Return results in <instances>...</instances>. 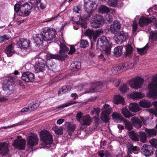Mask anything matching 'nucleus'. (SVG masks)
I'll return each instance as SVG.
<instances>
[{
    "mask_svg": "<svg viewBox=\"0 0 157 157\" xmlns=\"http://www.w3.org/2000/svg\"><path fill=\"white\" fill-rule=\"evenodd\" d=\"M125 47L126 50L125 52L126 56L128 57H130L132 55L133 51V48L130 44H128Z\"/></svg>",
    "mask_w": 157,
    "mask_h": 157,
    "instance_id": "obj_30",
    "label": "nucleus"
},
{
    "mask_svg": "<svg viewBox=\"0 0 157 157\" xmlns=\"http://www.w3.org/2000/svg\"><path fill=\"white\" fill-rule=\"evenodd\" d=\"M149 142L152 146L157 148V140L154 138L150 140Z\"/></svg>",
    "mask_w": 157,
    "mask_h": 157,
    "instance_id": "obj_58",
    "label": "nucleus"
},
{
    "mask_svg": "<svg viewBox=\"0 0 157 157\" xmlns=\"http://www.w3.org/2000/svg\"><path fill=\"white\" fill-rule=\"evenodd\" d=\"M40 104L39 102L33 104L31 106L29 107L30 108V111H32L36 109L39 106Z\"/></svg>",
    "mask_w": 157,
    "mask_h": 157,
    "instance_id": "obj_53",
    "label": "nucleus"
},
{
    "mask_svg": "<svg viewBox=\"0 0 157 157\" xmlns=\"http://www.w3.org/2000/svg\"><path fill=\"white\" fill-rule=\"evenodd\" d=\"M100 84L101 83L99 82H97L94 84L92 87L89 88V89L86 91V93H93L97 91V87L98 86L100 85Z\"/></svg>",
    "mask_w": 157,
    "mask_h": 157,
    "instance_id": "obj_39",
    "label": "nucleus"
},
{
    "mask_svg": "<svg viewBox=\"0 0 157 157\" xmlns=\"http://www.w3.org/2000/svg\"><path fill=\"white\" fill-rule=\"evenodd\" d=\"M48 56V59L46 61L42 59H39L35 65V71L36 73L43 72L46 69H49L52 71L56 66L55 63L51 60H50V57Z\"/></svg>",
    "mask_w": 157,
    "mask_h": 157,
    "instance_id": "obj_4",
    "label": "nucleus"
},
{
    "mask_svg": "<svg viewBox=\"0 0 157 157\" xmlns=\"http://www.w3.org/2000/svg\"><path fill=\"white\" fill-rule=\"evenodd\" d=\"M9 39V37L6 34L2 36H0V43H2Z\"/></svg>",
    "mask_w": 157,
    "mask_h": 157,
    "instance_id": "obj_52",
    "label": "nucleus"
},
{
    "mask_svg": "<svg viewBox=\"0 0 157 157\" xmlns=\"http://www.w3.org/2000/svg\"><path fill=\"white\" fill-rule=\"evenodd\" d=\"M144 96V94L140 92H134L131 95V97L133 99L141 98Z\"/></svg>",
    "mask_w": 157,
    "mask_h": 157,
    "instance_id": "obj_42",
    "label": "nucleus"
},
{
    "mask_svg": "<svg viewBox=\"0 0 157 157\" xmlns=\"http://www.w3.org/2000/svg\"><path fill=\"white\" fill-rule=\"evenodd\" d=\"M145 131L148 136L149 137L155 136L157 133V130L155 128L151 129L146 128Z\"/></svg>",
    "mask_w": 157,
    "mask_h": 157,
    "instance_id": "obj_33",
    "label": "nucleus"
},
{
    "mask_svg": "<svg viewBox=\"0 0 157 157\" xmlns=\"http://www.w3.org/2000/svg\"><path fill=\"white\" fill-rule=\"evenodd\" d=\"M82 113L81 112H79L76 115V119L78 121H80L81 120V118H82Z\"/></svg>",
    "mask_w": 157,
    "mask_h": 157,
    "instance_id": "obj_62",
    "label": "nucleus"
},
{
    "mask_svg": "<svg viewBox=\"0 0 157 157\" xmlns=\"http://www.w3.org/2000/svg\"><path fill=\"white\" fill-rule=\"evenodd\" d=\"M121 28V24L120 22L117 20H115L111 25L110 30L112 33L116 34L120 31Z\"/></svg>",
    "mask_w": 157,
    "mask_h": 157,
    "instance_id": "obj_16",
    "label": "nucleus"
},
{
    "mask_svg": "<svg viewBox=\"0 0 157 157\" xmlns=\"http://www.w3.org/2000/svg\"><path fill=\"white\" fill-rule=\"evenodd\" d=\"M78 103L77 101H70L68 102L66 104H63L61 105H60L59 106L56 108L57 109H59V110H61L62 109H63L64 108L68 106L69 105H74L75 104H76Z\"/></svg>",
    "mask_w": 157,
    "mask_h": 157,
    "instance_id": "obj_32",
    "label": "nucleus"
},
{
    "mask_svg": "<svg viewBox=\"0 0 157 157\" xmlns=\"http://www.w3.org/2000/svg\"><path fill=\"white\" fill-rule=\"evenodd\" d=\"M128 38L127 34L122 31L115 36L114 39L117 43H122L123 42L126 41Z\"/></svg>",
    "mask_w": 157,
    "mask_h": 157,
    "instance_id": "obj_14",
    "label": "nucleus"
},
{
    "mask_svg": "<svg viewBox=\"0 0 157 157\" xmlns=\"http://www.w3.org/2000/svg\"><path fill=\"white\" fill-rule=\"evenodd\" d=\"M66 126L67 127V130L69 132H73L75 130V125L73 123H70L68 122L66 123Z\"/></svg>",
    "mask_w": 157,
    "mask_h": 157,
    "instance_id": "obj_40",
    "label": "nucleus"
},
{
    "mask_svg": "<svg viewBox=\"0 0 157 157\" xmlns=\"http://www.w3.org/2000/svg\"><path fill=\"white\" fill-rule=\"evenodd\" d=\"M122 113L123 115L125 117L129 118L130 117L133 116V115L131 114L127 109L125 108H123L121 109Z\"/></svg>",
    "mask_w": 157,
    "mask_h": 157,
    "instance_id": "obj_41",
    "label": "nucleus"
},
{
    "mask_svg": "<svg viewBox=\"0 0 157 157\" xmlns=\"http://www.w3.org/2000/svg\"><path fill=\"white\" fill-rule=\"evenodd\" d=\"M123 47L122 46H119L116 47L114 49V53L116 57L121 56L122 53Z\"/></svg>",
    "mask_w": 157,
    "mask_h": 157,
    "instance_id": "obj_37",
    "label": "nucleus"
},
{
    "mask_svg": "<svg viewBox=\"0 0 157 157\" xmlns=\"http://www.w3.org/2000/svg\"><path fill=\"white\" fill-rule=\"evenodd\" d=\"M19 43L21 45V47L22 48L27 49L29 46L30 42L28 40L22 38L19 40Z\"/></svg>",
    "mask_w": 157,
    "mask_h": 157,
    "instance_id": "obj_25",
    "label": "nucleus"
},
{
    "mask_svg": "<svg viewBox=\"0 0 157 157\" xmlns=\"http://www.w3.org/2000/svg\"><path fill=\"white\" fill-rule=\"evenodd\" d=\"M81 64L80 62L77 61L73 62L70 66V69L74 71H78L81 68Z\"/></svg>",
    "mask_w": 157,
    "mask_h": 157,
    "instance_id": "obj_27",
    "label": "nucleus"
},
{
    "mask_svg": "<svg viewBox=\"0 0 157 157\" xmlns=\"http://www.w3.org/2000/svg\"><path fill=\"white\" fill-rule=\"evenodd\" d=\"M155 11V12L157 11V6H154L153 7L150 8L148 10V11L149 12Z\"/></svg>",
    "mask_w": 157,
    "mask_h": 157,
    "instance_id": "obj_64",
    "label": "nucleus"
},
{
    "mask_svg": "<svg viewBox=\"0 0 157 157\" xmlns=\"http://www.w3.org/2000/svg\"><path fill=\"white\" fill-rule=\"evenodd\" d=\"M56 33L55 29L45 28L42 33L36 34L35 42L37 45L42 44L43 40L48 41L53 40L56 37Z\"/></svg>",
    "mask_w": 157,
    "mask_h": 157,
    "instance_id": "obj_2",
    "label": "nucleus"
},
{
    "mask_svg": "<svg viewBox=\"0 0 157 157\" xmlns=\"http://www.w3.org/2000/svg\"><path fill=\"white\" fill-rule=\"evenodd\" d=\"M85 35L89 36L90 39H91L94 36V31L90 29H88L85 32Z\"/></svg>",
    "mask_w": 157,
    "mask_h": 157,
    "instance_id": "obj_50",
    "label": "nucleus"
},
{
    "mask_svg": "<svg viewBox=\"0 0 157 157\" xmlns=\"http://www.w3.org/2000/svg\"><path fill=\"white\" fill-rule=\"evenodd\" d=\"M79 45L81 48H85L88 46L89 43L87 40H81L80 42H78L75 45V46L76 47L77 46Z\"/></svg>",
    "mask_w": 157,
    "mask_h": 157,
    "instance_id": "obj_36",
    "label": "nucleus"
},
{
    "mask_svg": "<svg viewBox=\"0 0 157 157\" xmlns=\"http://www.w3.org/2000/svg\"><path fill=\"white\" fill-rule=\"evenodd\" d=\"M90 23L91 26L94 28H98L104 24V19L102 16L97 14L93 16L91 18Z\"/></svg>",
    "mask_w": 157,
    "mask_h": 157,
    "instance_id": "obj_7",
    "label": "nucleus"
},
{
    "mask_svg": "<svg viewBox=\"0 0 157 157\" xmlns=\"http://www.w3.org/2000/svg\"><path fill=\"white\" fill-rule=\"evenodd\" d=\"M149 91L147 96L150 98L154 99L157 98V75L153 78L152 81L148 86Z\"/></svg>",
    "mask_w": 157,
    "mask_h": 157,
    "instance_id": "obj_5",
    "label": "nucleus"
},
{
    "mask_svg": "<svg viewBox=\"0 0 157 157\" xmlns=\"http://www.w3.org/2000/svg\"><path fill=\"white\" fill-rule=\"evenodd\" d=\"M118 1L117 0H111L109 4L110 6L115 7L117 4Z\"/></svg>",
    "mask_w": 157,
    "mask_h": 157,
    "instance_id": "obj_59",
    "label": "nucleus"
},
{
    "mask_svg": "<svg viewBox=\"0 0 157 157\" xmlns=\"http://www.w3.org/2000/svg\"><path fill=\"white\" fill-rule=\"evenodd\" d=\"M144 79L141 77L134 78L130 81L129 84L132 88L137 89L141 87L143 84Z\"/></svg>",
    "mask_w": 157,
    "mask_h": 157,
    "instance_id": "obj_10",
    "label": "nucleus"
},
{
    "mask_svg": "<svg viewBox=\"0 0 157 157\" xmlns=\"http://www.w3.org/2000/svg\"><path fill=\"white\" fill-rule=\"evenodd\" d=\"M112 116L115 121H116L117 122H120L123 119L122 116L117 113H113L112 115Z\"/></svg>",
    "mask_w": 157,
    "mask_h": 157,
    "instance_id": "obj_38",
    "label": "nucleus"
},
{
    "mask_svg": "<svg viewBox=\"0 0 157 157\" xmlns=\"http://www.w3.org/2000/svg\"><path fill=\"white\" fill-rule=\"evenodd\" d=\"M100 111V109L99 108H94L93 110L92 111V113L93 114L95 113L98 116V117H99V113Z\"/></svg>",
    "mask_w": 157,
    "mask_h": 157,
    "instance_id": "obj_60",
    "label": "nucleus"
},
{
    "mask_svg": "<svg viewBox=\"0 0 157 157\" xmlns=\"http://www.w3.org/2000/svg\"><path fill=\"white\" fill-rule=\"evenodd\" d=\"M153 147L150 145L144 144L141 149V153L146 157H149L153 155Z\"/></svg>",
    "mask_w": 157,
    "mask_h": 157,
    "instance_id": "obj_12",
    "label": "nucleus"
},
{
    "mask_svg": "<svg viewBox=\"0 0 157 157\" xmlns=\"http://www.w3.org/2000/svg\"><path fill=\"white\" fill-rule=\"evenodd\" d=\"M150 101L148 100L142 99L139 102V105L143 108H148L152 105Z\"/></svg>",
    "mask_w": 157,
    "mask_h": 157,
    "instance_id": "obj_28",
    "label": "nucleus"
},
{
    "mask_svg": "<svg viewBox=\"0 0 157 157\" xmlns=\"http://www.w3.org/2000/svg\"><path fill=\"white\" fill-rule=\"evenodd\" d=\"M127 145L129 154L135 153V152L137 151L138 148V147L137 146H134L131 143H128Z\"/></svg>",
    "mask_w": 157,
    "mask_h": 157,
    "instance_id": "obj_29",
    "label": "nucleus"
},
{
    "mask_svg": "<svg viewBox=\"0 0 157 157\" xmlns=\"http://www.w3.org/2000/svg\"><path fill=\"white\" fill-rule=\"evenodd\" d=\"M128 90V88L126 84H124L121 86L120 88V92L122 94L124 93Z\"/></svg>",
    "mask_w": 157,
    "mask_h": 157,
    "instance_id": "obj_54",
    "label": "nucleus"
},
{
    "mask_svg": "<svg viewBox=\"0 0 157 157\" xmlns=\"http://www.w3.org/2000/svg\"><path fill=\"white\" fill-rule=\"evenodd\" d=\"M110 113L102 112L101 114L100 118L101 120L105 123L108 122L109 120V115Z\"/></svg>",
    "mask_w": 157,
    "mask_h": 157,
    "instance_id": "obj_34",
    "label": "nucleus"
},
{
    "mask_svg": "<svg viewBox=\"0 0 157 157\" xmlns=\"http://www.w3.org/2000/svg\"><path fill=\"white\" fill-rule=\"evenodd\" d=\"M154 105L155 109H150L149 112L150 113H154L156 116H157V101H155L153 102L152 104Z\"/></svg>",
    "mask_w": 157,
    "mask_h": 157,
    "instance_id": "obj_46",
    "label": "nucleus"
},
{
    "mask_svg": "<svg viewBox=\"0 0 157 157\" xmlns=\"http://www.w3.org/2000/svg\"><path fill=\"white\" fill-rule=\"evenodd\" d=\"M113 21V17L112 15H108L106 16L105 19V22L107 24H109L111 23Z\"/></svg>",
    "mask_w": 157,
    "mask_h": 157,
    "instance_id": "obj_55",
    "label": "nucleus"
},
{
    "mask_svg": "<svg viewBox=\"0 0 157 157\" xmlns=\"http://www.w3.org/2000/svg\"><path fill=\"white\" fill-rule=\"evenodd\" d=\"M131 121L133 126L136 128H141L142 123L141 120L138 117H133L131 118Z\"/></svg>",
    "mask_w": 157,
    "mask_h": 157,
    "instance_id": "obj_20",
    "label": "nucleus"
},
{
    "mask_svg": "<svg viewBox=\"0 0 157 157\" xmlns=\"http://www.w3.org/2000/svg\"><path fill=\"white\" fill-rule=\"evenodd\" d=\"M60 48L59 54L52 55L49 54L48 56L52 59H56L62 61L64 60L67 57V56L63 53L67 52L69 49L64 44H61L60 45Z\"/></svg>",
    "mask_w": 157,
    "mask_h": 157,
    "instance_id": "obj_6",
    "label": "nucleus"
},
{
    "mask_svg": "<svg viewBox=\"0 0 157 157\" xmlns=\"http://www.w3.org/2000/svg\"><path fill=\"white\" fill-rule=\"evenodd\" d=\"M15 78L13 77L9 76L6 80L3 85V89L4 90L9 92L12 91L14 90V87L12 85Z\"/></svg>",
    "mask_w": 157,
    "mask_h": 157,
    "instance_id": "obj_9",
    "label": "nucleus"
},
{
    "mask_svg": "<svg viewBox=\"0 0 157 157\" xmlns=\"http://www.w3.org/2000/svg\"><path fill=\"white\" fill-rule=\"evenodd\" d=\"M121 69V67L119 65L118 67H113L111 69V71L113 74H116L118 72H121L122 71Z\"/></svg>",
    "mask_w": 157,
    "mask_h": 157,
    "instance_id": "obj_48",
    "label": "nucleus"
},
{
    "mask_svg": "<svg viewBox=\"0 0 157 157\" xmlns=\"http://www.w3.org/2000/svg\"><path fill=\"white\" fill-rule=\"evenodd\" d=\"M27 144L28 146L31 148L33 146L36 145L39 141L38 137L37 135L35 134H32L29 136L27 139Z\"/></svg>",
    "mask_w": 157,
    "mask_h": 157,
    "instance_id": "obj_11",
    "label": "nucleus"
},
{
    "mask_svg": "<svg viewBox=\"0 0 157 157\" xmlns=\"http://www.w3.org/2000/svg\"><path fill=\"white\" fill-rule=\"evenodd\" d=\"M123 124L124 128L130 131L133 128V126L131 123L128 120L123 121Z\"/></svg>",
    "mask_w": 157,
    "mask_h": 157,
    "instance_id": "obj_35",
    "label": "nucleus"
},
{
    "mask_svg": "<svg viewBox=\"0 0 157 157\" xmlns=\"http://www.w3.org/2000/svg\"><path fill=\"white\" fill-rule=\"evenodd\" d=\"M84 10L87 14L85 17H81L79 18V21H77L76 23L80 25L82 27L86 29V21L91 17L93 11L96 9L97 5L94 2L89 1L86 2L84 1Z\"/></svg>",
    "mask_w": 157,
    "mask_h": 157,
    "instance_id": "obj_1",
    "label": "nucleus"
},
{
    "mask_svg": "<svg viewBox=\"0 0 157 157\" xmlns=\"http://www.w3.org/2000/svg\"><path fill=\"white\" fill-rule=\"evenodd\" d=\"M109 41L107 38L105 36H102L99 38L97 44L98 47L100 46L103 48L109 45Z\"/></svg>",
    "mask_w": 157,
    "mask_h": 157,
    "instance_id": "obj_18",
    "label": "nucleus"
},
{
    "mask_svg": "<svg viewBox=\"0 0 157 157\" xmlns=\"http://www.w3.org/2000/svg\"><path fill=\"white\" fill-rule=\"evenodd\" d=\"M21 78L23 80L27 82H32L34 79V75L30 72H26L22 74Z\"/></svg>",
    "mask_w": 157,
    "mask_h": 157,
    "instance_id": "obj_15",
    "label": "nucleus"
},
{
    "mask_svg": "<svg viewBox=\"0 0 157 157\" xmlns=\"http://www.w3.org/2000/svg\"><path fill=\"white\" fill-rule=\"evenodd\" d=\"M5 51L8 57L11 56L15 52L13 44H10L6 47Z\"/></svg>",
    "mask_w": 157,
    "mask_h": 157,
    "instance_id": "obj_23",
    "label": "nucleus"
},
{
    "mask_svg": "<svg viewBox=\"0 0 157 157\" xmlns=\"http://www.w3.org/2000/svg\"><path fill=\"white\" fill-rule=\"evenodd\" d=\"M111 46L110 45H108L105 50V55L107 56H109L111 53Z\"/></svg>",
    "mask_w": 157,
    "mask_h": 157,
    "instance_id": "obj_56",
    "label": "nucleus"
},
{
    "mask_svg": "<svg viewBox=\"0 0 157 157\" xmlns=\"http://www.w3.org/2000/svg\"><path fill=\"white\" fill-rule=\"evenodd\" d=\"M21 123H17V124H12L10 126H7V127H2L1 128L2 129V128H4V129H7V128H12V127H13L14 126H18V125H21Z\"/></svg>",
    "mask_w": 157,
    "mask_h": 157,
    "instance_id": "obj_63",
    "label": "nucleus"
},
{
    "mask_svg": "<svg viewBox=\"0 0 157 157\" xmlns=\"http://www.w3.org/2000/svg\"><path fill=\"white\" fill-rule=\"evenodd\" d=\"M99 12L101 13H108L109 12L113 13L115 12L114 10L112 9H109V8L104 5L101 6L99 8Z\"/></svg>",
    "mask_w": 157,
    "mask_h": 157,
    "instance_id": "obj_24",
    "label": "nucleus"
},
{
    "mask_svg": "<svg viewBox=\"0 0 157 157\" xmlns=\"http://www.w3.org/2000/svg\"><path fill=\"white\" fill-rule=\"evenodd\" d=\"M148 49V46L147 44L144 48H137V49L139 54L140 55H143L145 53Z\"/></svg>",
    "mask_w": 157,
    "mask_h": 157,
    "instance_id": "obj_44",
    "label": "nucleus"
},
{
    "mask_svg": "<svg viewBox=\"0 0 157 157\" xmlns=\"http://www.w3.org/2000/svg\"><path fill=\"white\" fill-rule=\"evenodd\" d=\"M113 101L115 104L117 105L121 104L124 105V98L119 94L114 96Z\"/></svg>",
    "mask_w": 157,
    "mask_h": 157,
    "instance_id": "obj_22",
    "label": "nucleus"
},
{
    "mask_svg": "<svg viewBox=\"0 0 157 157\" xmlns=\"http://www.w3.org/2000/svg\"><path fill=\"white\" fill-rule=\"evenodd\" d=\"M65 88H66V86H63L61 89L59 90L58 92L59 95H62L66 93V91L64 90Z\"/></svg>",
    "mask_w": 157,
    "mask_h": 157,
    "instance_id": "obj_61",
    "label": "nucleus"
},
{
    "mask_svg": "<svg viewBox=\"0 0 157 157\" xmlns=\"http://www.w3.org/2000/svg\"><path fill=\"white\" fill-rule=\"evenodd\" d=\"M129 137L134 141H139V132H136L132 130L128 132Z\"/></svg>",
    "mask_w": 157,
    "mask_h": 157,
    "instance_id": "obj_21",
    "label": "nucleus"
},
{
    "mask_svg": "<svg viewBox=\"0 0 157 157\" xmlns=\"http://www.w3.org/2000/svg\"><path fill=\"white\" fill-rule=\"evenodd\" d=\"M41 139L46 144H52L53 139L52 136L48 131L45 130L41 132L40 135Z\"/></svg>",
    "mask_w": 157,
    "mask_h": 157,
    "instance_id": "obj_8",
    "label": "nucleus"
},
{
    "mask_svg": "<svg viewBox=\"0 0 157 157\" xmlns=\"http://www.w3.org/2000/svg\"><path fill=\"white\" fill-rule=\"evenodd\" d=\"M139 137H140V141L144 143L147 140V136L143 132H139Z\"/></svg>",
    "mask_w": 157,
    "mask_h": 157,
    "instance_id": "obj_43",
    "label": "nucleus"
},
{
    "mask_svg": "<svg viewBox=\"0 0 157 157\" xmlns=\"http://www.w3.org/2000/svg\"><path fill=\"white\" fill-rule=\"evenodd\" d=\"M128 107L130 110L135 113L138 112L141 109L138 105L136 103L130 104Z\"/></svg>",
    "mask_w": 157,
    "mask_h": 157,
    "instance_id": "obj_26",
    "label": "nucleus"
},
{
    "mask_svg": "<svg viewBox=\"0 0 157 157\" xmlns=\"http://www.w3.org/2000/svg\"><path fill=\"white\" fill-rule=\"evenodd\" d=\"M133 64L129 62H126L120 65L121 67V71H123L128 69L131 68L133 66Z\"/></svg>",
    "mask_w": 157,
    "mask_h": 157,
    "instance_id": "obj_31",
    "label": "nucleus"
},
{
    "mask_svg": "<svg viewBox=\"0 0 157 157\" xmlns=\"http://www.w3.org/2000/svg\"><path fill=\"white\" fill-rule=\"evenodd\" d=\"M150 34V36L149 38L151 42H152V41H155L157 39V30L153 32L151 31Z\"/></svg>",
    "mask_w": 157,
    "mask_h": 157,
    "instance_id": "obj_45",
    "label": "nucleus"
},
{
    "mask_svg": "<svg viewBox=\"0 0 157 157\" xmlns=\"http://www.w3.org/2000/svg\"><path fill=\"white\" fill-rule=\"evenodd\" d=\"M82 6L80 5H78L74 6L73 10L74 12L76 13H80L82 12Z\"/></svg>",
    "mask_w": 157,
    "mask_h": 157,
    "instance_id": "obj_47",
    "label": "nucleus"
},
{
    "mask_svg": "<svg viewBox=\"0 0 157 157\" xmlns=\"http://www.w3.org/2000/svg\"><path fill=\"white\" fill-rule=\"evenodd\" d=\"M21 1L17 2L14 6V9L15 12L14 14V17L17 16V13L20 12L21 14L19 15L23 17H26L29 16L32 12V10L33 7L32 3H22Z\"/></svg>",
    "mask_w": 157,
    "mask_h": 157,
    "instance_id": "obj_3",
    "label": "nucleus"
},
{
    "mask_svg": "<svg viewBox=\"0 0 157 157\" xmlns=\"http://www.w3.org/2000/svg\"><path fill=\"white\" fill-rule=\"evenodd\" d=\"M103 108L105 110V111L103 112H106V113H110L111 112L112 109L110 105L108 104H105L103 106Z\"/></svg>",
    "mask_w": 157,
    "mask_h": 157,
    "instance_id": "obj_49",
    "label": "nucleus"
},
{
    "mask_svg": "<svg viewBox=\"0 0 157 157\" xmlns=\"http://www.w3.org/2000/svg\"><path fill=\"white\" fill-rule=\"evenodd\" d=\"M55 133L58 135H61L63 134V130L61 128L56 127L55 128Z\"/></svg>",
    "mask_w": 157,
    "mask_h": 157,
    "instance_id": "obj_57",
    "label": "nucleus"
},
{
    "mask_svg": "<svg viewBox=\"0 0 157 157\" xmlns=\"http://www.w3.org/2000/svg\"><path fill=\"white\" fill-rule=\"evenodd\" d=\"M92 120L89 115H87L82 117L80 121L82 125H89L92 123Z\"/></svg>",
    "mask_w": 157,
    "mask_h": 157,
    "instance_id": "obj_19",
    "label": "nucleus"
},
{
    "mask_svg": "<svg viewBox=\"0 0 157 157\" xmlns=\"http://www.w3.org/2000/svg\"><path fill=\"white\" fill-rule=\"evenodd\" d=\"M102 32V31L101 30H98L95 32H94V36H93V37L94 41L96 40V38L99 36Z\"/></svg>",
    "mask_w": 157,
    "mask_h": 157,
    "instance_id": "obj_51",
    "label": "nucleus"
},
{
    "mask_svg": "<svg viewBox=\"0 0 157 157\" xmlns=\"http://www.w3.org/2000/svg\"><path fill=\"white\" fill-rule=\"evenodd\" d=\"M26 142V141L25 139H19L18 138L14 141L12 145L19 150H23L25 149Z\"/></svg>",
    "mask_w": 157,
    "mask_h": 157,
    "instance_id": "obj_13",
    "label": "nucleus"
},
{
    "mask_svg": "<svg viewBox=\"0 0 157 157\" xmlns=\"http://www.w3.org/2000/svg\"><path fill=\"white\" fill-rule=\"evenodd\" d=\"M8 146V144L6 142L0 143V154L2 156H6L9 155Z\"/></svg>",
    "mask_w": 157,
    "mask_h": 157,
    "instance_id": "obj_17",
    "label": "nucleus"
}]
</instances>
